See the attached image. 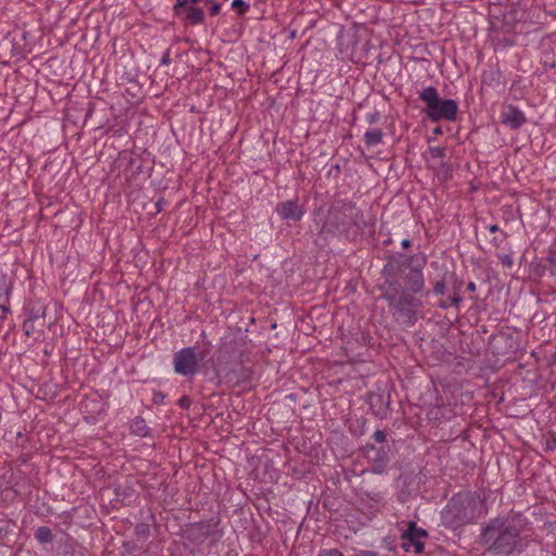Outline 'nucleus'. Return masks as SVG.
<instances>
[{"mask_svg": "<svg viewBox=\"0 0 556 556\" xmlns=\"http://www.w3.org/2000/svg\"><path fill=\"white\" fill-rule=\"evenodd\" d=\"M526 519L520 514H508L490 519L481 526L480 542L493 556L521 554L526 542L521 535Z\"/></svg>", "mask_w": 556, "mask_h": 556, "instance_id": "1", "label": "nucleus"}, {"mask_svg": "<svg viewBox=\"0 0 556 556\" xmlns=\"http://www.w3.org/2000/svg\"><path fill=\"white\" fill-rule=\"evenodd\" d=\"M483 502L477 493H458L453 496L443 513L453 527L465 526L485 515Z\"/></svg>", "mask_w": 556, "mask_h": 556, "instance_id": "2", "label": "nucleus"}, {"mask_svg": "<svg viewBox=\"0 0 556 556\" xmlns=\"http://www.w3.org/2000/svg\"><path fill=\"white\" fill-rule=\"evenodd\" d=\"M366 226L367 222L364 212L354 203L343 202L333 205L329 210L321 231L328 233H344L351 228L364 230Z\"/></svg>", "mask_w": 556, "mask_h": 556, "instance_id": "3", "label": "nucleus"}, {"mask_svg": "<svg viewBox=\"0 0 556 556\" xmlns=\"http://www.w3.org/2000/svg\"><path fill=\"white\" fill-rule=\"evenodd\" d=\"M419 100L426 104L425 112L431 122L455 121L458 103L453 99H440L437 88L428 86L419 92Z\"/></svg>", "mask_w": 556, "mask_h": 556, "instance_id": "4", "label": "nucleus"}, {"mask_svg": "<svg viewBox=\"0 0 556 556\" xmlns=\"http://www.w3.org/2000/svg\"><path fill=\"white\" fill-rule=\"evenodd\" d=\"M200 361L195 348H184L173 356L174 371L182 377H193L200 370Z\"/></svg>", "mask_w": 556, "mask_h": 556, "instance_id": "5", "label": "nucleus"}, {"mask_svg": "<svg viewBox=\"0 0 556 556\" xmlns=\"http://www.w3.org/2000/svg\"><path fill=\"white\" fill-rule=\"evenodd\" d=\"M427 536L426 530L418 528L416 522L409 521L407 523V529L402 534L403 540V548L405 551H414L415 553H420L424 549L422 540Z\"/></svg>", "mask_w": 556, "mask_h": 556, "instance_id": "6", "label": "nucleus"}, {"mask_svg": "<svg viewBox=\"0 0 556 556\" xmlns=\"http://www.w3.org/2000/svg\"><path fill=\"white\" fill-rule=\"evenodd\" d=\"M383 298L395 313L406 314L415 306V300L407 293H386Z\"/></svg>", "mask_w": 556, "mask_h": 556, "instance_id": "7", "label": "nucleus"}, {"mask_svg": "<svg viewBox=\"0 0 556 556\" xmlns=\"http://www.w3.org/2000/svg\"><path fill=\"white\" fill-rule=\"evenodd\" d=\"M276 212L282 219L293 222L300 220L305 213L303 206L295 200L279 203L276 207Z\"/></svg>", "mask_w": 556, "mask_h": 556, "instance_id": "8", "label": "nucleus"}, {"mask_svg": "<svg viewBox=\"0 0 556 556\" xmlns=\"http://www.w3.org/2000/svg\"><path fill=\"white\" fill-rule=\"evenodd\" d=\"M501 121L510 129H518L527 119L525 113L520 109L514 105H507L501 113Z\"/></svg>", "mask_w": 556, "mask_h": 556, "instance_id": "9", "label": "nucleus"}, {"mask_svg": "<svg viewBox=\"0 0 556 556\" xmlns=\"http://www.w3.org/2000/svg\"><path fill=\"white\" fill-rule=\"evenodd\" d=\"M426 264V256L421 255L420 261L416 266H413L412 271L413 275L408 279V288L413 293H419L422 291L425 287V280L422 275V267Z\"/></svg>", "mask_w": 556, "mask_h": 556, "instance_id": "10", "label": "nucleus"}, {"mask_svg": "<svg viewBox=\"0 0 556 556\" xmlns=\"http://www.w3.org/2000/svg\"><path fill=\"white\" fill-rule=\"evenodd\" d=\"M366 457L372 462L375 472H381L388 462L386 452L372 445L366 448Z\"/></svg>", "mask_w": 556, "mask_h": 556, "instance_id": "11", "label": "nucleus"}, {"mask_svg": "<svg viewBox=\"0 0 556 556\" xmlns=\"http://www.w3.org/2000/svg\"><path fill=\"white\" fill-rule=\"evenodd\" d=\"M11 294V283L5 276H0V309L7 314L10 312L9 299Z\"/></svg>", "mask_w": 556, "mask_h": 556, "instance_id": "12", "label": "nucleus"}, {"mask_svg": "<svg viewBox=\"0 0 556 556\" xmlns=\"http://www.w3.org/2000/svg\"><path fill=\"white\" fill-rule=\"evenodd\" d=\"M130 432L140 438H147L151 434L146 420L141 417H136L130 422Z\"/></svg>", "mask_w": 556, "mask_h": 556, "instance_id": "13", "label": "nucleus"}, {"mask_svg": "<svg viewBox=\"0 0 556 556\" xmlns=\"http://www.w3.org/2000/svg\"><path fill=\"white\" fill-rule=\"evenodd\" d=\"M218 522V520L212 519L210 521L200 522L198 528L200 532L206 538L214 536L218 539L222 536V533L217 530Z\"/></svg>", "mask_w": 556, "mask_h": 556, "instance_id": "14", "label": "nucleus"}, {"mask_svg": "<svg viewBox=\"0 0 556 556\" xmlns=\"http://www.w3.org/2000/svg\"><path fill=\"white\" fill-rule=\"evenodd\" d=\"M544 268L552 276H556V240L549 245L547 250Z\"/></svg>", "mask_w": 556, "mask_h": 556, "instance_id": "15", "label": "nucleus"}, {"mask_svg": "<svg viewBox=\"0 0 556 556\" xmlns=\"http://www.w3.org/2000/svg\"><path fill=\"white\" fill-rule=\"evenodd\" d=\"M186 20L192 25H199L204 21V12L200 8L188 7L186 8Z\"/></svg>", "mask_w": 556, "mask_h": 556, "instance_id": "16", "label": "nucleus"}, {"mask_svg": "<svg viewBox=\"0 0 556 556\" xmlns=\"http://www.w3.org/2000/svg\"><path fill=\"white\" fill-rule=\"evenodd\" d=\"M382 140V131L379 128L368 129L364 135V141L366 146H377Z\"/></svg>", "mask_w": 556, "mask_h": 556, "instance_id": "17", "label": "nucleus"}, {"mask_svg": "<svg viewBox=\"0 0 556 556\" xmlns=\"http://www.w3.org/2000/svg\"><path fill=\"white\" fill-rule=\"evenodd\" d=\"M35 538L40 543H49L52 541V532L48 527H39L36 530Z\"/></svg>", "mask_w": 556, "mask_h": 556, "instance_id": "18", "label": "nucleus"}, {"mask_svg": "<svg viewBox=\"0 0 556 556\" xmlns=\"http://www.w3.org/2000/svg\"><path fill=\"white\" fill-rule=\"evenodd\" d=\"M231 8L236 10L239 15H243L248 12L250 4L244 0H232Z\"/></svg>", "mask_w": 556, "mask_h": 556, "instance_id": "19", "label": "nucleus"}, {"mask_svg": "<svg viewBox=\"0 0 556 556\" xmlns=\"http://www.w3.org/2000/svg\"><path fill=\"white\" fill-rule=\"evenodd\" d=\"M462 302V296L458 293H454L447 299V302H441L440 307L447 308V306L458 307Z\"/></svg>", "mask_w": 556, "mask_h": 556, "instance_id": "20", "label": "nucleus"}, {"mask_svg": "<svg viewBox=\"0 0 556 556\" xmlns=\"http://www.w3.org/2000/svg\"><path fill=\"white\" fill-rule=\"evenodd\" d=\"M428 153L432 159H443L445 156V149L442 147H430Z\"/></svg>", "mask_w": 556, "mask_h": 556, "instance_id": "21", "label": "nucleus"}, {"mask_svg": "<svg viewBox=\"0 0 556 556\" xmlns=\"http://www.w3.org/2000/svg\"><path fill=\"white\" fill-rule=\"evenodd\" d=\"M496 256L503 263L504 266H506L507 268H511L513 267L514 260H513L511 255L504 254V253H498Z\"/></svg>", "mask_w": 556, "mask_h": 556, "instance_id": "22", "label": "nucleus"}, {"mask_svg": "<svg viewBox=\"0 0 556 556\" xmlns=\"http://www.w3.org/2000/svg\"><path fill=\"white\" fill-rule=\"evenodd\" d=\"M317 556H343V554L337 548H331V549H321Z\"/></svg>", "mask_w": 556, "mask_h": 556, "instance_id": "23", "label": "nucleus"}, {"mask_svg": "<svg viewBox=\"0 0 556 556\" xmlns=\"http://www.w3.org/2000/svg\"><path fill=\"white\" fill-rule=\"evenodd\" d=\"M435 294H443L445 292V282L443 280L438 281L433 287Z\"/></svg>", "mask_w": 556, "mask_h": 556, "instance_id": "24", "label": "nucleus"}, {"mask_svg": "<svg viewBox=\"0 0 556 556\" xmlns=\"http://www.w3.org/2000/svg\"><path fill=\"white\" fill-rule=\"evenodd\" d=\"M374 438L377 442L382 443L386 440V433L382 430H377L374 433Z\"/></svg>", "mask_w": 556, "mask_h": 556, "instance_id": "25", "label": "nucleus"}, {"mask_svg": "<svg viewBox=\"0 0 556 556\" xmlns=\"http://www.w3.org/2000/svg\"><path fill=\"white\" fill-rule=\"evenodd\" d=\"M172 62L169 51L167 50L161 58V65H169Z\"/></svg>", "mask_w": 556, "mask_h": 556, "instance_id": "26", "label": "nucleus"}, {"mask_svg": "<svg viewBox=\"0 0 556 556\" xmlns=\"http://www.w3.org/2000/svg\"><path fill=\"white\" fill-rule=\"evenodd\" d=\"M506 238V233L505 232H502V238H498V237H495L492 239L491 243L496 247V248H500V245L502 244L503 240Z\"/></svg>", "mask_w": 556, "mask_h": 556, "instance_id": "27", "label": "nucleus"}, {"mask_svg": "<svg viewBox=\"0 0 556 556\" xmlns=\"http://www.w3.org/2000/svg\"><path fill=\"white\" fill-rule=\"evenodd\" d=\"M190 403H191V401H190V400H189V397H187V396H182V397L179 400V404H180V406H181V407H184V408H189Z\"/></svg>", "mask_w": 556, "mask_h": 556, "instance_id": "28", "label": "nucleus"}, {"mask_svg": "<svg viewBox=\"0 0 556 556\" xmlns=\"http://www.w3.org/2000/svg\"><path fill=\"white\" fill-rule=\"evenodd\" d=\"M210 11L212 15H217L220 11V5L216 2H213Z\"/></svg>", "mask_w": 556, "mask_h": 556, "instance_id": "29", "label": "nucleus"}, {"mask_svg": "<svg viewBox=\"0 0 556 556\" xmlns=\"http://www.w3.org/2000/svg\"><path fill=\"white\" fill-rule=\"evenodd\" d=\"M402 248L408 249L412 245V241L409 239H404L401 242Z\"/></svg>", "mask_w": 556, "mask_h": 556, "instance_id": "30", "label": "nucleus"}, {"mask_svg": "<svg viewBox=\"0 0 556 556\" xmlns=\"http://www.w3.org/2000/svg\"><path fill=\"white\" fill-rule=\"evenodd\" d=\"M467 289L471 292H475L477 290V286L473 281H470L468 285H467Z\"/></svg>", "mask_w": 556, "mask_h": 556, "instance_id": "31", "label": "nucleus"}, {"mask_svg": "<svg viewBox=\"0 0 556 556\" xmlns=\"http://www.w3.org/2000/svg\"><path fill=\"white\" fill-rule=\"evenodd\" d=\"M488 229L490 232H496L500 230L498 226L495 224L488 226Z\"/></svg>", "mask_w": 556, "mask_h": 556, "instance_id": "32", "label": "nucleus"}, {"mask_svg": "<svg viewBox=\"0 0 556 556\" xmlns=\"http://www.w3.org/2000/svg\"><path fill=\"white\" fill-rule=\"evenodd\" d=\"M377 503H380L383 500V496L381 493H375V497H372Z\"/></svg>", "mask_w": 556, "mask_h": 556, "instance_id": "33", "label": "nucleus"}, {"mask_svg": "<svg viewBox=\"0 0 556 556\" xmlns=\"http://www.w3.org/2000/svg\"><path fill=\"white\" fill-rule=\"evenodd\" d=\"M254 5H257L260 3H263L265 0H252Z\"/></svg>", "mask_w": 556, "mask_h": 556, "instance_id": "34", "label": "nucleus"}, {"mask_svg": "<svg viewBox=\"0 0 556 556\" xmlns=\"http://www.w3.org/2000/svg\"><path fill=\"white\" fill-rule=\"evenodd\" d=\"M387 282L393 286L394 283L390 281V279H387Z\"/></svg>", "mask_w": 556, "mask_h": 556, "instance_id": "35", "label": "nucleus"}]
</instances>
